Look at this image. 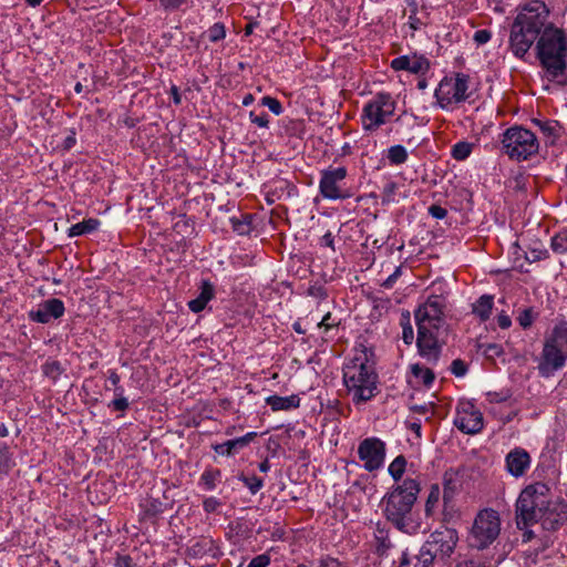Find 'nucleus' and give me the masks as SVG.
<instances>
[{
	"label": "nucleus",
	"mask_w": 567,
	"mask_h": 567,
	"mask_svg": "<svg viewBox=\"0 0 567 567\" xmlns=\"http://www.w3.org/2000/svg\"><path fill=\"white\" fill-rule=\"evenodd\" d=\"M74 144H75V136H74V134L69 136V137H66V140H65L66 148H71Z\"/></svg>",
	"instance_id": "obj_64"
},
{
	"label": "nucleus",
	"mask_w": 567,
	"mask_h": 567,
	"mask_svg": "<svg viewBox=\"0 0 567 567\" xmlns=\"http://www.w3.org/2000/svg\"><path fill=\"white\" fill-rule=\"evenodd\" d=\"M524 256L528 262L533 264L548 258V250L542 244H536L524 250Z\"/></svg>",
	"instance_id": "obj_29"
},
{
	"label": "nucleus",
	"mask_w": 567,
	"mask_h": 567,
	"mask_svg": "<svg viewBox=\"0 0 567 567\" xmlns=\"http://www.w3.org/2000/svg\"><path fill=\"white\" fill-rule=\"evenodd\" d=\"M540 128L550 136H557L559 126L557 122H546L540 125Z\"/></svg>",
	"instance_id": "obj_50"
},
{
	"label": "nucleus",
	"mask_w": 567,
	"mask_h": 567,
	"mask_svg": "<svg viewBox=\"0 0 567 567\" xmlns=\"http://www.w3.org/2000/svg\"><path fill=\"white\" fill-rule=\"evenodd\" d=\"M501 517L493 508L481 509L473 522L468 534V544L476 549L489 547L499 536Z\"/></svg>",
	"instance_id": "obj_7"
},
{
	"label": "nucleus",
	"mask_w": 567,
	"mask_h": 567,
	"mask_svg": "<svg viewBox=\"0 0 567 567\" xmlns=\"http://www.w3.org/2000/svg\"><path fill=\"white\" fill-rule=\"evenodd\" d=\"M420 493V483L414 478H405L383 497V512L388 520L403 532L412 525V508Z\"/></svg>",
	"instance_id": "obj_5"
},
{
	"label": "nucleus",
	"mask_w": 567,
	"mask_h": 567,
	"mask_svg": "<svg viewBox=\"0 0 567 567\" xmlns=\"http://www.w3.org/2000/svg\"><path fill=\"white\" fill-rule=\"evenodd\" d=\"M496 321L498 327L502 329H508L512 326V319L505 311H501L496 316Z\"/></svg>",
	"instance_id": "obj_48"
},
{
	"label": "nucleus",
	"mask_w": 567,
	"mask_h": 567,
	"mask_svg": "<svg viewBox=\"0 0 567 567\" xmlns=\"http://www.w3.org/2000/svg\"><path fill=\"white\" fill-rule=\"evenodd\" d=\"M392 547V544L388 537L378 538L377 551L379 555H385Z\"/></svg>",
	"instance_id": "obj_47"
},
{
	"label": "nucleus",
	"mask_w": 567,
	"mask_h": 567,
	"mask_svg": "<svg viewBox=\"0 0 567 567\" xmlns=\"http://www.w3.org/2000/svg\"><path fill=\"white\" fill-rule=\"evenodd\" d=\"M396 102L390 93L380 92L369 100L361 112V124L364 132H375L386 124L394 115Z\"/></svg>",
	"instance_id": "obj_8"
},
{
	"label": "nucleus",
	"mask_w": 567,
	"mask_h": 567,
	"mask_svg": "<svg viewBox=\"0 0 567 567\" xmlns=\"http://www.w3.org/2000/svg\"><path fill=\"white\" fill-rule=\"evenodd\" d=\"M409 154L403 145H393L388 150V159L391 165H401L408 161Z\"/></svg>",
	"instance_id": "obj_27"
},
{
	"label": "nucleus",
	"mask_w": 567,
	"mask_h": 567,
	"mask_svg": "<svg viewBox=\"0 0 567 567\" xmlns=\"http://www.w3.org/2000/svg\"><path fill=\"white\" fill-rule=\"evenodd\" d=\"M261 105L267 106L275 115H280L284 111L281 103L271 96H264Z\"/></svg>",
	"instance_id": "obj_38"
},
{
	"label": "nucleus",
	"mask_w": 567,
	"mask_h": 567,
	"mask_svg": "<svg viewBox=\"0 0 567 567\" xmlns=\"http://www.w3.org/2000/svg\"><path fill=\"white\" fill-rule=\"evenodd\" d=\"M233 220V227L234 230L237 231L239 235H245L249 233V224L247 221H240V220Z\"/></svg>",
	"instance_id": "obj_52"
},
{
	"label": "nucleus",
	"mask_w": 567,
	"mask_h": 567,
	"mask_svg": "<svg viewBox=\"0 0 567 567\" xmlns=\"http://www.w3.org/2000/svg\"><path fill=\"white\" fill-rule=\"evenodd\" d=\"M538 35L535 31L514 21L511 30L509 45L513 54L523 58L530 49Z\"/></svg>",
	"instance_id": "obj_16"
},
{
	"label": "nucleus",
	"mask_w": 567,
	"mask_h": 567,
	"mask_svg": "<svg viewBox=\"0 0 567 567\" xmlns=\"http://www.w3.org/2000/svg\"><path fill=\"white\" fill-rule=\"evenodd\" d=\"M292 329L295 330V332L299 334L306 333V329L302 328L301 322L299 320L293 322Z\"/></svg>",
	"instance_id": "obj_60"
},
{
	"label": "nucleus",
	"mask_w": 567,
	"mask_h": 567,
	"mask_svg": "<svg viewBox=\"0 0 567 567\" xmlns=\"http://www.w3.org/2000/svg\"><path fill=\"white\" fill-rule=\"evenodd\" d=\"M308 295L312 296V297H316V298H321L322 299V298L326 297V291H324V289L321 286H311L308 289Z\"/></svg>",
	"instance_id": "obj_56"
},
{
	"label": "nucleus",
	"mask_w": 567,
	"mask_h": 567,
	"mask_svg": "<svg viewBox=\"0 0 567 567\" xmlns=\"http://www.w3.org/2000/svg\"><path fill=\"white\" fill-rule=\"evenodd\" d=\"M506 468L515 477L524 475L529 467L530 456L523 449H514L506 456Z\"/></svg>",
	"instance_id": "obj_19"
},
{
	"label": "nucleus",
	"mask_w": 567,
	"mask_h": 567,
	"mask_svg": "<svg viewBox=\"0 0 567 567\" xmlns=\"http://www.w3.org/2000/svg\"><path fill=\"white\" fill-rule=\"evenodd\" d=\"M270 556L268 554H260L256 557H254L247 567H268L270 565Z\"/></svg>",
	"instance_id": "obj_41"
},
{
	"label": "nucleus",
	"mask_w": 567,
	"mask_h": 567,
	"mask_svg": "<svg viewBox=\"0 0 567 567\" xmlns=\"http://www.w3.org/2000/svg\"><path fill=\"white\" fill-rule=\"evenodd\" d=\"M13 463L10 458V453L6 444L0 446V471L8 472L12 467Z\"/></svg>",
	"instance_id": "obj_37"
},
{
	"label": "nucleus",
	"mask_w": 567,
	"mask_h": 567,
	"mask_svg": "<svg viewBox=\"0 0 567 567\" xmlns=\"http://www.w3.org/2000/svg\"><path fill=\"white\" fill-rule=\"evenodd\" d=\"M239 480L245 484L251 494H257L264 487V480L257 476L240 475Z\"/></svg>",
	"instance_id": "obj_34"
},
{
	"label": "nucleus",
	"mask_w": 567,
	"mask_h": 567,
	"mask_svg": "<svg viewBox=\"0 0 567 567\" xmlns=\"http://www.w3.org/2000/svg\"><path fill=\"white\" fill-rule=\"evenodd\" d=\"M336 326V322L334 320H331V313L328 312L323 316V318L321 319V321H319L317 323V327L318 328H324L326 330L332 328Z\"/></svg>",
	"instance_id": "obj_54"
},
{
	"label": "nucleus",
	"mask_w": 567,
	"mask_h": 567,
	"mask_svg": "<svg viewBox=\"0 0 567 567\" xmlns=\"http://www.w3.org/2000/svg\"><path fill=\"white\" fill-rule=\"evenodd\" d=\"M109 381L112 383V385L118 386L120 375L115 371H110Z\"/></svg>",
	"instance_id": "obj_59"
},
{
	"label": "nucleus",
	"mask_w": 567,
	"mask_h": 567,
	"mask_svg": "<svg viewBox=\"0 0 567 567\" xmlns=\"http://www.w3.org/2000/svg\"><path fill=\"white\" fill-rule=\"evenodd\" d=\"M107 406L114 411H121V412H124L125 410L128 409L130 406V403H128V400L126 398H114L109 404Z\"/></svg>",
	"instance_id": "obj_42"
},
{
	"label": "nucleus",
	"mask_w": 567,
	"mask_h": 567,
	"mask_svg": "<svg viewBox=\"0 0 567 567\" xmlns=\"http://www.w3.org/2000/svg\"><path fill=\"white\" fill-rule=\"evenodd\" d=\"M385 453V443L374 436L364 439L358 446V456L363 462V468L368 472H374L383 467Z\"/></svg>",
	"instance_id": "obj_14"
},
{
	"label": "nucleus",
	"mask_w": 567,
	"mask_h": 567,
	"mask_svg": "<svg viewBox=\"0 0 567 567\" xmlns=\"http://www.w3.org/2000/svg\"><path fill=\"white\" fill-rule=\"evenodd\" d=\"M402 274V268L399 266L394 269V271L381 284V286L385 289H391L395 281L398 280V278L401 276Z\"/></svg>",
	"instance_id": "obj_45"
},
{
	"label": "nucleus",
	"mask_w": 567,
	"mask_h": 567,
	"mask_svg": "<svg viewBox=\"0 0 567 567\" xmlns=\"http://www.w3.org/2000/svg\"><path fill=\"white\" fill-rule=\"evenodd\" d=\"M65 307L62 300L51 298L39 303L37 309L29 312V318L39 323H49L64 315Z\"/></svg>",
	"instance_id": "obj_17"
},
{
	"label": "nucleus",
	"mask_w": 567,
	"mask_h": 567,
	"mask_svg": "<svg viewBox=\"0 0 567 567\" xmlns=\"http://www.w3.org/2000/svg\"><path fill=\"white\" fill-rule=\"evenodd\" d=\"M348 169L344 166L328 167L320 171L319 192L324 199L339 200L350 197L344 188Z\"/></svg>",
	"instance_id": "obj_12"
},
{
	"label": "nucleus",
	"mask_w": 567,
	"mask_h": 567,
	"mask_svg": "<svg viewBox=\"0 0 567 567\" xmlns=\"http://www.w3.org/2000/svg\"><path fill=\"white\" fill-rule=\"evenodd\" d=\"M320 243L322 246H327V247L334 249V246H333L334 240H333V236L330 231L326 233L321 237Z\"/></svg>",
	"instance_id": "obj_58"
},
{
	"label": "nucleus",
	"mask_w": 567,
	"mask_h": 567,
	"mask_svg": "<svg viewBox=\"0 0 567 567\" xmlns=\"http://www.w3.org/2000/svg\"><path fill=\"white\" fill-rule=\"evenodd\" d=\"M258 467L260 472L267 473L270 470V463L268 460H265L259 464Z\"/></svg>",
	"instance_id": "obj_61"
},
{
	"label": "nucleus",
	"mask_w": 567,
	"mask_h": 567,
	"mask_svg": "<svg viewBox=\"0 0 567 567\" xmlns=\"http://www.w3.org/2000/svg\"><path fill=\"white\" fill-rule=\"evenodd\" d=\"M567 361V321L558 320L546 336L537 369L542 377L549 378L563 369Z\"/></svg>",
	"instance_id": "obj_6"
},
{
	"label": "nucleus",
	"mask_w": 567,
	"mask_h": 567,
	"mask_svg": "<svg viewBox=\"0 0 567 567\" xmlns=\"http://www.w3.org/2000/svg\"><path fill=\"white\" fill-rule=\"evenodd\" d=\"M257 435L258 434L256 432H248L240 437L228 440L220 444H215L213 449L219 455L233 456L240 450L249 445L257 437Z\"/></svg>",
	"instance_id": "obj_20"
},
{
	"label": "nucleus",
	"mask_w": 567,
	"mask_h": 567,
	"mask_svg": "<svg viewBox=\"0 0 567 567\" xmlns=\"http://www.w3.org/2000/svg\"><path fill=\"white\" fill-rule=\"evenodd\" d=\"M203 505H204V509L207 513H212V512L216 511V508L219 505V502L216 497H208L204 501Z\"/></svg>",
	"instance_id": "obj_55"
},
{
	"label": "nucleus",
	"mask_w": 567,
	"mask_h": 567,
	"mask_svg": "<svg viewBox=\"0 0 567 567\" xmlns=\"http://www.w3.org/2000/svg\"><path fill=\"white\" fill-rule=\"evenodd\" d=\"M343 384L354 403L371 400L378 391V374L364 351H360L343 365Z\"/></svg>",
	"instance_id": "obj_4"
},
{
	"label": "nucleus",
	"mask_w": 567,
	"mask_h": 567,
	"mask_svg": "<svg viewBox=\"0 0 567 567\" xmlns=\"http://www.w3.org/2000/svg\"><path fill=\"white\" fill-rule=\"evenodd\" d=\"M221 476V472L217 468L207 467L203 472L199 478V486L204 491H214L216 488L217 482H219Z\"/></svg>",
	"instance_id": "obj_25"
},
{
	"label": "nucleus",
	"mask_w": 567,
	"mask_h": 567,
	"mask_svg": "<svg viewBox=\"0 0 567 567\" xmlns=\"http://www.w3.org/2000/svg\"><path fill=\"white\" fill-rule=\"evenodd\" d=\"M169 95L175 105H179L182 103V96L177 86L173 85L171 87Z\"/></svg>",
	"instance_id": "obj_57"
},
{
	"label": "nucleus",
	"mask_w": 567,
	"mask_h": 567,
	"mask_svg": "<svg viewBox=\"0 0 567 567\" xmlns=\"http://www.w3.org/2000/svg\"><path fill=\"white\" fill-rule=\"evenodd\" d=\"M451 372L455 377L462 378L467 373V364L461 359H455L451 363Z\"/></svg>",
	"instance_id": "obj_39"
},
{
	"label": "nucleus",
	"mask_w": 567,
	"mask_h": 567,
	"mask_svg": "<svg viewBox=\"0 0 567 567\" xmlns=\"http://www.w3.org/2000/svg\"><path fill=\"white\" fill-rule=\"evenodd\" d=\"M505 154L515 161H526L538 152L539 143L536 135L522 126L507 128L502 138Z\"/></svg>",
	"instance_id": "obj_9"
},
{
	"label": "nucleus",
	"mask_w": 567,
	"mask_h": 567,
	"mask_svg": "<svg viewBox=\"0 0 567 567\" xmlns=\"http://www.w3.org/2000/svg\"><path fill=\"white\" fill-rule=\"evenodd\" d=\"M494 297L492 295H483L472 305V312L481 321L485 322L492 315Z\"/></svg>",
	"instance_id": "obj_23"
},
{
	"label": "nucleus",
	"mask_w": 567,
	"mask_h": 567,
	"mask_svg": "<svg viewBox=\"0 0 567 567\" xmlns=\"http://www.w3.org/2000/svg\"><path fill=\"white\" fill-rule=\"evenodd\" d=\"M402 328H403L402 339H403L404 343L411 344L414 340V332H413V328L410 323L409 317H406V323H402Z\"/></svg>",
	"instance_id": "obj_43"
},
{
	"label": "nucleus",
	"mask_w": 567,
	"mask_h": 567,
	"mask_svg": "<svg viewBox=\"0 0 567 567\" xmlns=\"http://www.w3.org/2000/svg\"><path fill=\"white\" fill-rule=\"evenodd\" d=\"M446 300L442 295H430L414 312L417 326L416 344L420 354L429 361L440 355L439 331L445 323Z\"/></svg>",
	"instance_id": "obj_2"
},
{
	"label": "nucleus",
	"mask_w": 567,
	"mask_h": 567,
	"mask_svg": "<svg viewBox=\"0 0 567 567\" xmlns=\"http://www.w3.org/2000/svg\"><path fill=\"white\" fill-rule=\"evenodd\" d=\"M550 248L555 254H567V230H560L550 239Z\"/></svg>",
	"instance_id": "obj_31"
},
{
	"label": "nucleus",
	"mask_w": 567,
	"mask_h": 567,
	"mask_svg": "<svg viewBox=\"0 0 567 567\" xmlns=\"http://www.w3.org/2000/svg\"><path fill=\"white\" fill-rule=\"evenodd\" d=\"M478 349L485 357H487L489 359L499 357L503 353L502 346H499L497 343H481L478 346Z\"/></svg>",
	"instance_id": "obj_36"
},
{
	"label": "nucleus",
	"mask_w": 567,
	"mask_h": 567,
	"mask_svg": "<svg viewBox=\"0 0 567 567\" xmlns=\"http://www.w3.org/2000/svg\"><path fill=\"white\" fill-rule=\"evenodd\" d=\"M455 567H488L484 561L475 559H464L456 564Z\"/></svg>",
	"instance_id": "obj_53"
},
{
	"label": "nucleus",
	"mask_w": 567,
	"mask_h": 567,
	"mask_svg": "<svg viewBox=\"0 0 567 567\" xmlns=\"http://www.w3.org/2000/svg\"><path fill=\"white\" fill-rule=\"evenodd\" d=\"M454 425L466 434H476L484 426L482 412L472 401L460 400L456 406Z\"/></svg>",
	"instance_id": "obj_15"
},
{
	"label": "nucleus",
	"mask_w": 567,
	"mask_h": 567,
	"mask_svg": "<svg viewBox=\"0 0 567 567\" xmlns=\"http://www.w3.org/2000/svg\"><path fill=\"white\" fill-rule=\"evenodd\" d=\"M440 497H441V489L437 484H433L430 487V492H429L426 503H425V513L427 515H431L433 513L434 508L436 507V505L440 501Z\"/></svg>",
	"instance_id": "obj_32"
},
{
	"label": "nucleus",
	"mask_w": 567,
	"mask_h": 567,
	"mask_svg": "<svg viewBox=\"0 0 567 567\" xmlns=\"http://www.w3.org/2000/svg\"><path fill=\"white\" fill-rule=\"evenodd\" d=\"M133 559L128 555H118L115 558V567H134Z\"/></svg>",
	"instance_id": "obj_51"
},
{
	"label": "nucleus",
	"mask_w": 567,
	"mask_h": 567,
	"mask_svg": "<svg viewBox=\"0 0 567 567\" xmlns=\"http://www.w3.org/2000/svg\"><path fill=\"white\" fill-rule=\"evenodd\" d=\"M491 37H492V34L488 30L481 29L474 33L473 40L475 41V43L477 45H483L491 40Z\"/></svg>",
	"instance_id": "obj_44"
},
{
	"label": "nucleus",
	"mask_w": 567,
	"mask_h": 567,
	"mask_svg": "<svg viewBox=\"0 0 567 567\" xmlns=\"http://www.w3.org/2000/svg\"><path fill=\"white\" fill-rule=\"evenodd\" d=\"M300 401L301 400L297 394L288 396L269 395L265 399L266 404L275 412L297 409L300 406Z\"/></svg>",
	"instance_id": "obj_22"
},
{
	"label": "nucleus",
	"mask_w": 567,
	"mask_h": 567,
	"mask_svg": "<svg viewBox=\"0 0 567 567\" xmlns=\"http://www.w3.org/2000/svg\"><path fill=\"white\" fill-rule=\"evenodd\" d=\"M546 484L536 483L523 489L516 501V524L519 529L540 522L545 529H556L567 520L565 504L551 503Z\"/></svg>",
	"instance_id": "obj_1"
},
{
	"label": "nucleus",
	"mask_w": 567,
	"mask_h": 567,
	"mask_svg": "<svg viewBox=\"0 0 567 567\" xmlns=\"http://www.w3.org/2000/svg\"><path fill=\"white\" fill-rule=\"evenodd\" d=\"M429 214L436 219H443L447 215V210L439 205H432L429 207Z\"/></svg>",
	"instance_id": "obj_49"
},
{
	"label": "nucleus",
	"mask_w": 567,
	"mask_h": 567,
	"mask_svg": "<svg viewBox=\"0 0 567 567\" xmlns=\"http://www.w3.org/2000/svg\"><path fill=\"white\" fill-rule=\"evenodd\" d=\"M406 460L403 455L396 456L389 465L388 472L394 481H400L405 472Z\"/></svg>",
	"instance_id": "obj_30"
},
{
	"label": "nucleus",
	"mask_w": 567,
	"mask_h": 567,
	"mask_svg": "<svg viewBox=\"0 0 567 567\" xmlns=\"http://www.w3.org/2000/svg\"><path fill=\"white\" fill-rule=\"evenodd\" d=\"M409 564H410V560H409L408 554L405 551H403L402 556H401L400 567L406 566Z\"/></svg>",
	"instance_id": "obj_63"
},
{
	"label": "nucleus",
	"mask_w": 567,
	"mask_h": 567,
	"mask_svg": "<svg viewBox=\"0 0 567 567\" xmlns=\"http://www.w3.org/2000/svg\"><path fill=\"white\" fill-rule=\"evenodd\" d=\"M188 0H159L161 6L167 11L179 9Z\"/></svg>",
	"instance_id": "obj_46"
},
{
	"label": "nucleus",
	"mask_w": 567,
	"mask_h": 567,
	"mask_svg": "<svg viewBox=\"0 0 567 567\" xmlns=\"http://www.w3.org/2000/svg\"><path fill=\"white\" fill-rule=\"evenodd\" d=\"M249 118H250L251 123L256 124L258 127L267 128L269 125V116L265 112H262L261 114H256L255 112H250Z\"/></svg>",
	"instance_id": "obj_40"
},
{
	"label": "nucleus",
	"mask_w": 567,
	"mask_h": 567,
	"mask_svg": "<svg viewBox=\"0 0 567 567\" xmlns=\"http://www.w3.org/2000/svg\"><path fill=\"white\" fill-rule=\"evenodd\" d=\"M458 542L457 532L453 528H442L433 532L420 550L423 567H429L435 559L450 557Z\"/></svg>",
	"instance_id": "obj_11"
},
{
	"label": "nucleus",
	"mask_w": 567,
	"mask_h": 567,
	"mask_svg": "<svg viewBox=\"0 0 567 567\" xmlns=\"http://www.w3.org/2000/svg\"><path fill=\"white\" fill-rule=\"evenodd\" d=\"M536 48L545 76L549 81L563 82L567 69V41L564 32L555 27L546 28Z\"/></svg>",
	"instance_id": "obj_3"
},
{
	"label": "nucleus",
	"mask_w": 567,
	"mask_h": 567,
	"mask_svg": "<svg viewBox=\"0 0 567 567\" xmlns=\"http://www.w3.org/2000/svg\"><path fill=\"white\" fill-rule=\"evenodd\" d=\"M473 143L460 141L452 146L451 155L456 161H465L473 151Z\"/></svg>",
	"instance_id": "obj_28"
},
{
	"label": "nucleus",
	"mask_w": 567,
	"mask_h": 567,
	"mask_svg": "<svg viewBox=\"0 0 567 567\" xmlns=\"http://www.w3.org/2000/svg\"><path fill=\"white\" fill-rule=\"evenodd\" d=\"M199 289V295L187 303L190 311L195 313L203 311L215 296V288L208 280H203Z\"/></svg>",
	"instance_id": "obj_21"
},
{
	"label": "nucleus",
	"mask_w": 567,
	"mask_h": 567,
	"mask_svg": "<svg viewBox=\"0 0 567 567\" xmlns=\"http://www.w3.org/2000/svg\"><path fill=\"white\" fill-rule=\"evenodd\" d=\"M548 17L549 9L546 3L540 0H532L522 8L515 21L532 31L534 30L540 37L546 28L554 27L548 22Z\"/></svg>",
	"instance_id": "obj_13"
},
{
	"label": "nucleus",
	"mask_w": 567,
	"mask_h": 567,
	"mask_svg": "<svg viewBox=\"0 0 567 567\" xmlns=\"http://www.w3.org/2000/svg\"><path fill=\"white\" fill-rule=\"evenodd\" d=\"M412 374L419 379L424 385L430 386L434 381V373L429 368H425L419 363H414L410 367Z\"/></svg>",
	"instance_id": "obj_26"
},
{
	"label": "nucleus",
	"mask_w": 567,
	"mask_h": 567,
	"mask_svg": "<svg viewBox=\"0 0 567 567\" xmlns=\"http://www.w3.org/2000/svg\"><path fill=\"white\" fill-rule=\"evenodd\" d=\"M114 395H115V398H125L123 386H121V385L114 386Z\"/></svg>",
	"instance_id": "obj_62"
},
{
	"label": "nucleus",
	"mask_w": 567,
	"mask_h": 567,
	"mask_svg": "<svg viewBox=\"0 0 567 567\" xmlns=\"http://www.w3.org/2000/svg\"><path fill=\"white\" fill-rule=\"evenodd\" d=\"M100 226V220L95 218H89L72 225L69 230V237H76L95 231Z\"/></svg>",
	"instance_id": "obj_24"
},
{
	"label": "nucleus",
	"mask_w": 567,
	"mask_h": 567,
	"mask_svg": "<svg viewBox=\"0 0 567 567\" xmlns=\"http://www.w3.org/2000/svg\"><path fill=\"white\" fill-rule=\"evenodd\" d=\"M394 71H406L412 74H424L430 69V62L424 55L416 53L400 55L391 61Z\"/></svg>",
	"instance_id": "obj_18"
},
{
	"label": "nucleus",
	"mask_w": 567,
	"mask_h": 567,
	"mask_svg": "<svg viewBox=\"0 0 567 567\" xmlns=\"http://www.w3.org/2000/svg\"><path fill=\"white\" fill-rule=\"evenodd\" d=\"M468 75L455 73L444 76L434 91L435 105L445 111H452L455 105L468 97Z\"/></svg>",
	"instance_id": "obj_10"
},
{
	"label": "nucleus",
	"mask_w": 567,
	"mask_h": 567,
	"mask_svg": "<svg viewBox=\"0 0 567 567\" xmlns=\"http://www.w3.org/2000/svg\"><path fill=\"white\" fill-rule=\"evenodd\" d=\"M536 318L537 313L529 307L519 312L517 321L523 329H527L533 324Z\"/></svg>",
	"instance_id": "obj_35"
},
{
	"label": "nucleus",
	"mask_w": 567,
	"mask_h": 567,
	"mask_svg": "<svg viewBox=\"0 0 567 567\" xmlns=\"http://www.w3.org/2000/svg\"><path fill=\"white\" fill-rule=\"evenodd\" d=\"M213 43L219 42L226 38V28L221 22H216L205 33Z\"/></svg>",
	"instance_id": "obj_33"
}]
</instances>
